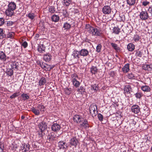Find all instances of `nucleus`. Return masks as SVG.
<instances>
[{"mask_svg":"<svg viewBox=\"0 0 152 152\" xmlns=\"http://www.w3.org/2000/svg\"><path fill=\"white\" fill-rule=\"evenodd\" d=\"M97 110V105L94 104L91 105L89 108L90 113L93 117L95 116L97 114L98 111Z\"/></svg>","mask_w":152,"mask_h":152,"instance_id":"f257e3e1","label":"nucleus"},{"mask_svg":"<svg viewBox=\"0 0 152 152\" xmlns=\"http://www.w3.org/2000/svg\"><path fill=\"white\" fill-rule=\"evenodd\" d=\"M38 126L42 132H44L47 129L48 127L47 124L44 121L38 124Z\"/></svg>","mask_w":152,"mask_h":152,"instance_id":"f03ea898","label":"nucleus"},{"mask_svg":"<svg viewBox=\"0 0 152 152\" xmlns=\"http://www.w3.org/2000/svg\"><path fill=\"white\" fill-rule=\"evenodd\" d=\"M58 147L59 149H63L65 150L68 147L67 144L63 141H61L58 142Z\"/></svg>","mask_w":152,"mask_h":152,"instance_id":"7ed1b4c3","label":"nucleus"},{"mask_svg":"<svg viewBox=\"0 0 152 152\" xmlns=\"http://www.w3.org/2000/svg\"><path fill=\"white\" fill-rule=\"evenodd\" d=\"M9 57L7 56L2 51H0V59L3 61L7 62L9 61Z\"/></svg>","mask_w":152,"mask_h":152,"instance_id":"20e7f679","label":"nucleus"},{"mask_svg":"<svg viewBox=\"0 0 152 152\" xmlns=\"http://www.w3.org/2000/svg\"><path fill=\"white\" fill-rule=\"evenodd\" d=\"M111 8L109 6H104L102 9V12L104 14H110L111 11Z\"/></svg>","mask_w":152,"mask_h":152,"instance_id":"39448f33","label":"nucleus"},{"mask_svg":"<svg viewBox=\"0 0 152 152\" xmlns=\"http://www.w3.org/2000/svg\"><path fill=\"white\" fill-rule=\"evenodd\" d=\"M73 119L75 122L80 124L83 123V118L82 116L77 115H75L73 117Z\"/></svg>","mask_w":152,"mask_h":152,"instance_id":"423d86ee","label":"nucleus"},{"mask_svg":"<svg viewBox=\"0 0 152 152\" xmlns=\"http://www.w3.org/2000/svg\"><path fill=\"white\" fill-rule=\"evenodd\" d=\"M139 16L140 18L142 20H144L147 19L149 17L148 13L145 11H142L140 13Z\"/></svg>","mask_w":152,"mask_h":152,"instance_id":"0eeeda50","label":"nucleus"},{"mask_svg":"<svg viewBox=\"0 0 152 152\" xmlns=\"http://www.w3.org/2000/svg\"><path fill=\"white\" fill-rule=\"evenodd\" d=\"M140 107L137 105H133L131 108L132 112L135 114H137L140 113Z\"/></svg>","mask_w":152,"mask_h":152,"instance_id":"6e6552de","label":"nucleus"},{"mask_svg":"<svg viewBox=\"0 0 152 152\" xmlns=\"http://www.w3.org/2000/svg\"><path fill=\"white\" fill-rule=\"evenodd\" d=\"M78 142V141L76 137H75L69 140V143L71 146H74L76 147L77 145Z\"/></svg>","mask_w":152,"mask_h":152,"instance_id":"1a4fd4ad","label":"nucleus"},{"mask_svg":"<svg viewBox=\"0 0 152 152\" xmlns=\"http://www.w3.org/2000/svg\"><path fill=\"white\" fill-rule=\"evenodd\" d=\"M79 55L83 57L86 56L89 54V52L88 50L85 49H82L79 51Z\"/></svg>","mask_w":152,"mask_h":152,"instance_id":"9d476101","label":"nucleus"},{"mask_svg":"<svg viewBox=\"0 0 152 152\" xmlns=\"http://www.w3.org/2000/svg\"><path fill=\"white\" fill-rule=\"evenodd\" d=\"M60 128V125L57 123H54L51 126L52 130L55 132L58 131Z\"/></svg>","mask_w":152,"mask_h":152,"instance_id":"9b49d317","label":"nucleus"},{"mask_svg":"<svg viewBox=\"0 0 152 152\" xmlns=\"http://www.w3.org/2000/svg\"><path fill=\"white\" fill-rule=\"evenodd\" d=\"M124 93L129 94L130 93V91H132L131 87L129 85H126L125 86L124 88Z\"/></svg>","mask_w":152,"mask_h":152,"instance_id":"f8f14e48","label":"nucleus"},{"mask_svg":"<svg viewBox=\"0 0 152 152\" xmlns=\"http://www.w3.org/2000/svg\"><path fill=\"white\" fill-rule=\"evenodd\" d=\"M91 34L94 36H100L101 35V33L100 30L94 28Z\"/></svg>","mask_w":152,"mask_h":152,"instance_id":"ddd939ff","label":"nucleus"},{"mask_svg":"<svg viewBox=\"0 0 152 152\" xmlns=\"http://www.w3.org/2000/svg\"><path fill=\"white\" fill-rule=\"evenodd\" d=\"M52 56L50 53H48L44 55L43 59L46 62L50 61L52 59Z\"/></svg>","mask_w":152,"mask_h":152,"instance_id":"4468645a","label":"nucleus"},{"mask_svg":"<svg viewBox=\"0 0 152 152\" xmlns=\"http://www.w3.org/2000/svg\"><path fill=\"white\" fill-rule=\"evenodd\" d=\"M8 9L14 11L16 8V5L14 2H11L8 5Z\"/></svg>","mask_w":152,"mask_h":152,"instance_id":"2eb2a0df","label":"nucleus"},{"mask_svg":"<svg viewBox=\"0 0 152 152\" xmlns=\"http://www.w3.org/2000/svg\"><path fill=\"white\" fill-rule=\"evenodd\" d=\"M80 125L81 127H84L86 128L87 127H89V124L88 121L87 120L85 119L83 120V123H81V124Z\"/></svg>","mask_w":152,"mask_h":152,"instance_id":"dca6fc26","label":"nucleus"},{"mask_svg":"<svg viewBox=\"0 0 152 152\" xmlns=\"http://www.w3.org/2000/svg\"><path fill=\"white\" fill-rule=\"evenodd\" d=\"M14 11L11 10L7 8L5 11V14L6 15L9 17H11L14 15Z\"/></svg>","mask_w":152,"mask_h":152,"instance_id":"f3484780","label":"nucleus"},{"mask_svg":"<svg viewBox=\"0 0 152 152\" xmlns=\"http://www.w3.org/2000/svg\"><path fill=\"white\" fill-rule=\"evenodd\" d=\"M90 71L92 74L95 75L97 73L98 69L96 66H92L90 69Z\"/></svg>","mask_w":152,"mask_h":152,"instance_id":"a211bd4d","label":"nucleus"},{"mask_svg":"<svg viewBox=\"0 0 152 152\" xmlns=\"http://www.w3.org/2000/svg\"><path fill=\"white\" fill-rule=\"evenodd\" d=\"M19 65V64L18 62L16 61L12 62V64H11L12 68L14 69H16L17 70H18V68Z\"/></svg>","mask_w":152,"mask_h":152,"instance_id":"6ab92c4d","label":"nucleus"},{"mask_svg":"<svg viewBox=\"0 0 152 152\" xmlns=\"http://www.w3.org/2000/svg\"><path fill=\"white\" fill-rule=\"evenodd\" d=\"M45 47L43 45H40L38 46L37 49L40 53H44L45 52Z\"/></svg>","mask_w":152,"mask_h":152,"instance_id":"aec40b11","label":"nucleus"},{"mask_svg":"<svg viewBox=\"0 0 152 152\" xmlns=\"http://www.w3.org/2000/svg\"><path fill=\"white\" fill-rule=\"evenodd\" d=\"M127 48L129 51H132L135 49V46L133 44L130 43L127 45Z\"/></svg>","mask_w":152,"mask_h":152,"instance_id":"412c9836","label":"nucleus"},{"mask_svg":"<svg viewBox=\"0 0 152 152\" xmlns=\"http://www.w3.org/2000/svg\"><path fill=\"white\" fill-rule=\"evenodd\" d=\"M129 64L128 63L125 65L124 67L122 69V70L124 72L126 73L129 71Z\"/></svg>","mask_w":152,"mask_h":152,"instance_id":"4be33fe9","label":"nucleus"},{"mask_svg":"<svg viewBox=\"0 0 152 152\" xmlns=\"http://www.w3.org/2000/svg\"><path fill=\"white\" fill-rule=\"evenodd\" d=\"M142 90L144 91L150 92L151 90L150 87L148 86H143L141 87Z\"/></svg>","mask_w":152,"mask_h":152,"instance_id":"5701e85b","label":"nucleus"},{"mask_svg":"<svg viewBox=\"0 0 152 152\" xmlns=\"http://www.w3.org/2000/svg\"><path fill=\"white\" fill-rule=\"evenodd\" d=\"M113 33H114L116 34H118L120 32V29L118 27H115L112 30Z\"/></svg>","mask_w":152,"mask_h":152,"instance_id":"b1692460","label":"nucleus"},{"mask_svg":"<svg viewBox=\"0 0 152 152\" xmlns=\"http://www.w3.org/2000/svg\"><path fill=\"white\" fill-rule=\"evenodd\" d=\"M72 82L73 84L76 88L79 87L80 85V83L77 80V79H75V78H74V79L72 80Z\"/></svg>","mask_w":152,"mask_h":152,"instance_id":"393cba45","label":"nucleus"},{"mask_svg":"<svg viewBox=\"0 0 152 152\" xmlns=\"http://www.w3.org/2000/svg\"><path fill=\"white\" fill-rule=\"evenodd\" d=\"M72 55L75 58L79 59L80 58L79 51H77L76 50H75L73 51Z\"/></svg>","mask_w":152,"mask_h":152,"instance_id":"a878e982","label":"nucleus"},{"mask_svg":"<svg viewBox=\"0 0 152 152\" xmlns=\"http://www.w3.org/2000/svg\"><path fill=\"white\" fill-rule=\"evenodd\" d=\"M152 65L150 64H146L142 66V69L145 70H151L152 69Z\"/></svg>","mask_w":152,"mask_h":152,"instance_id":"bb28decb","label":"nucleus"},{"mask_svg":"<svg viewBox=\"0 0 152 152\" xmlns=\"http://www.w3.org/2000/svg\"><path fill=\"white\" fill-rule=\"evenodd\" d=\"M46 79L44 77L41 78L39 82V84L40 86L44 85L46 83Z\"/></svg>","mask_w":152,"mask_h":152,"instance_id":"cd10ccee","label":"nucleus"},{"mask_svg":"<svg viewBox=\"0 0 152 152\" xmlns=\"http://www.w3.org/2000/svg\"><path fill=\"white\" fill-rule=\"evenodd\" d=\"M77 91L79 92L80 94H83L85 92V88L82 86H81L78 88L77 90Z\"/></svg>","mask_w":152,"mask_h":152,"instance_id":"c85d7f7f","label":"nucleus"},{"mask_svg":"<svg viewBox=\"0 0 152 152\" xmlns=\"http://www.w3.org/2000/svg\"><path fill=\"white\" fill-rule=\"evenodd\" d=\"M63 2L64 3V6L67 7L71 4L72 1L71 0H63Z\"/></svg>","mask_w":152,"mask_h":152,"instance_id":"c756f323","label":"nucleus"},{"mask_svg":"<svg viewBox=\"0 0 152 152\" xmlns=\"http://www.w3.org/2000/svg\"><path fill=\"white\" fill-rule=\"evenodd\" d=\"M31 110L36 115H38L40 114L39 111L37 108H35L33 107L31 108Z\"/></svg>","mask_w":152,"mask_h":152,"instance_id":"7c9ffc66","label":"nucleus"},{"mask_svg":"<svg viewBox=\"0 0 152 152\" xmlns=\"http://www.w3.org/2000/svg\"><path fill=\"white\" fill-rule=\"evenodd\" d=\"M51 19L53 21L57 22L59 20V18L58 15H54L52 16Z\"/></svg>","mask_w":152,"mask_h":152,"instance_id":"2f4dec72","label":"nucleus"},{"mask_svg":"<svg viewBox=\"0 0 152 152\" xmlns=\"http://www.w3.org/2000/svg\"><path fill=\"white\" fill-rule=\"evenodd\" d=\"M112 47L116 51H120V48L118 46L117 44L113 43H111L110 44Z\"/></svg>","mask_w":152,"mask_h":152,"instance_id":"473e14b6","label":"nucleus"},{"mask_svg":"<svg viewBox=\"0 0 152 152\" xmlns=\"http://www.w3.org/2000/svg\"><path fill=\"white\" fill-rule=\"evenodd\" d=\"M91 90H94L95 91H97L99 89L98 86L96 84L92 85L91 86Z\"/></svg>","mask_w":152,"mask_h":152,"instance_id":"72a5a7b5","label":"nucleus"},{"mask_svg":"<svg viewBox=\"0 0 152 152\" xmlns=\"http://www.w3.org/2000/svg\"><path fill=\"white\" fill-rule=\"evenodd\" d=\"M127 3L128 4L129 6L134 5L135 4V0H126Z\"/></svg>","mask_w":152,"mask_h":152,"instance_id":"f704fd0d","label":"nucleus"},{"mask_svg":"<svg viewBox=\"0 0 152 152\" xmlns=\"http://www.w3.org/2000/svg\"><path fill=\"white\" fill-rule=\"evenodd\" d=\"M37 108L41 112H44L45 107L42 105L39 104Z\"/></svg>","mask_w":152,"mask_h":152,"instance_id":"c9c22d12","label":"nucleus"},{"mask_svg":"<svg viewBox=\"0 0 152 152\" xmlns=\"http://www.w3.org/2000/svg\"><path fill=\"white\" fill-rule=\"evenodd\" d=\"M71 27V25L67 23H66L64 24L63 28L65 30H68L70 29Z\"/></svg>","mask_w":152,"mask_h":152,"instance_id":"e433bc0d","label":"nucleus"},{"mask_svg":"<svg viewBox=\"0 0 152 152\" xmlns=\"http://www.w3.org/2000/svg\"><path fill=\"white\" fill-rule=\"evenodd\" d=\"M64 91L66 94L69 95L71 93L72 89L71 88H66L64 89Z\"/></svg>","mask_w":152,"mask_h":152,"instance_id":"4c0bfd02","label":"nucleus"},{"mask_svg":"<svg viewBox=\"0 0 152 152\" xmlns=\"http://www.w3.org/2000/svg\"><path fill=\"white\" fill-rule=\"evenodd\" d=\"M7 75L10 76H11L13 74V70L12 68H8L7 69L6 71Z\"/></svg>","mask_w":152,"mask_h":152,"instance_id":"58836bf2","label":"nucleus"},{"mask_svg":"<svg viewBox=\"0 0 152 152\" xmlns=\"http://www.w3.org/2000/svg\"><path fill=\"white\" fill-rule=\"evenodd\" d=\"M21 96L24 100H26L29 98V96L26 94H21Z\"/></svg>","mask_w":152,"mask_h":152,"instance_id":"ea45409f","label":"nucleus"},{"mask_svg":"<svg viewBox=\"0 0 152 152\" xmlns=\"http://www.w3.org/2000/svg\"><path fill=\"white\" fill-rule=\"evenodd\" d=\"M20 95L19 92H15L10 96V98L11 99H14Z\"/></svg>","mask_w":152,"mask_h":152,"instance_id":"a19ab883","label":"nucleus"},{"mask_svg":"<svg viewBox=\"0 0 152 152\" xmlns=\"http://www.w3.org/2000/svg\"><path fill=\"white\" fill-rule=\"evenodd\" d=\"M140 39V37L138 35L136 34L135 35L134 37H133V39L134 41L137 42L139 41Z\"/></svg>","mask_w":152,"mask_h":152,"instance_id":"79ce46f5","label":"nucleus"},{"mask_svg":"<svg viewBox=\"0 0 152 152\" xmlns=\"http://www.w3.org/2000/svg\"><path fill=\"white\" fill-rule=\"evenodd\" d=\"M136 52L135 55L136 56L140 57H141L142 56V53L139 50H137L135 51Z\"/></svg>","mask_w":152,"mask_h":152,"instance_id":"37998d69","label":"nucleus"},{"mask_svg":"<svg viewBox=\"0 0 152 152\" xmlns=\"http://www.w3.org/2000/svg\"><path fill=\"white\" fill-rule=\"evenodd\" d=\"M6 37L5 34L3 32V30L2 28H0V38H3Z\"/></svg>","mask_w":152,"mask_h":152,"instance_id":"c03bdc74","label":"nucleus"},{"mask_svg":"<svg viewBox=\"0 0 152 152\" xmlns=\"http://www.w3.org/2000/svg\"><path fill=\"white\" fill-rule=\"evenodd\" d=\"M49 12L51 13H53L55 12V8L54 6H50L49 7Z\"/></svg>","mask_w":152,"mask_h":152,"instance_id":"a18cd8bd","label":"nucleus"},{"mask_svg":"<svg viewBox=\"0 0 152 152\" xmlns=\"http://www.w3.org/2000/svg\"><path fill=\"white\" fill-rule=\"evenodd\" d=\"M25 149L24 151H23V152H26L28 151L30 149L29 145L28 144L27 145L25 144Z\"/></svg>","mask_w":152,"mask_h":152,"instance_id":"49530a36","label":"nucleus"},{"mask_svg":"<svg viewBox=\"0 0 152 152\" xmlns=\"http://www.w3.org/2000/svg\"><path fill=\"white\" fill-rule=\"evenodd\" d=\"M150 4V2L147 0L144 1L142 2V5L145 7L146 6Z\"/></svg>","mask_w":152,"mask_h":152,"instance_id":"de8ad7c7","label":"nucleus"},{"mask_svg":"<svg viewBox=\"0 0 152 152\" xmlns=\"http://www.w3.org/2000/svg\"><path fill=\"white\" fill-rule=\"evenodd\" d=\"M97 116L99 120L100 121H103V117L102 115L100 113H98L97 115Z\"/></svg>","mask_w":152,"mask_h":152,"instance_id":"09e8293b","label":"nucleus"},{"mask_svg":"<svg viewBox=\"0 0 152 152\" xmlns=\"http://www.w3.org/2000/svg\"><path fill=\"white\" fill-rule=\"evenodd\" d=\"M101 47L102 45L100 44H99L97 45L96 47V50L97 52L99 53L101 51Z\"/></svg>","mask_w":152,"mask_h":152,"instance_id":"8fccbe9b","label":"nucleus"},{"mask_svg":"<svg viewBox=\"0 0 152 152\" xmlns=\"http://www.w3.org/2000/svg\"><path fill=\"white\" fill-rule=\"evenodd\" d=\"M27 16L31 20L33 19L34 17V14L33 13H28Z\"/></svg>","mask_w":152,"mask_h":152,"instance_id":"3c124183","label":"nucleus"},{"mask_svg":"<svg viewBox=\"0 0 152 152\" xmlns=\"http://www.w3.org/2000/svg\"><path fill=\"white\" fill-rule=\"evenodd\" d=\"M135 96L137 98L140 99L142 96V94L140 93H137L135 94Z\"/></svg>","mask_w":152,"mask_h":152,"instance_id":"603ef678","label":"nucleus"},{"mask_svg":"<svg viewBox=\"0 0 152 152\" xmlns=\"http://www.w3.org/2000/svg\"><path fill=\"white\" fill-rule=\"evenodd\" d=\"M4 148V144L3 143L0 142V149L1 150V152H3Z\"/></svg>","mask_w":152,"mask_h":152,"instance_id":"864d4df0","label":"nucleus"},{"mask_svg":"<svg viewBox=\"0 0 152 152\" xmlns=\"http://www.w3.org/2000/svg\"><path fill=\"white\" fill-rule=\"evenodd\" d=\"M12 33H9L7 35V37L12 39L13 38Z\"/></svg>","mask_w":152,"mask_h":152,"instance_id":"5fc2aeb1","label":"nucleus"},{"mask_svg":"<svg viewBox=\"0 0 152 152\" xmlns=\"http://www.w3.org/2000/svg\"><path fill=\"white\" fill-rule=\"evenodd\" d=\"M71 77L72 78V80H73L74 78H75V79H77V78H78V75L75 73L72 74Z\"/></svg>","mask_w":152,"mask_h":152,"instance_id":"6e6d98bb","label":"nucleus"},{"mask_svg":"<svg viewBox=\"0 0 152 152\" xmlns=\"http://www.w3.org/2000/svg\"><path fill=\"white\" fill-rule=\"evenodd\" d=\"M128 78L129 79H134L135 76L132 73H130L128 75Z\"/></svg>","mask_w":152,"mask_h":152,"instance_id":"4d7b16f0","label":"nucleus"},{"mask_svg":"<svg viewBox=\"0 0 152 152\" xmlns=\"http://www.w3.org/2000/svg\"><path fill=\"white\" fill-rule=\"evenodd\" d=\"M89 28H88V31L91 34L94 27L90 26L89 25Z\"/></svg>","mask_w":152,"mask_h":152,"instance_id":"13d9d810","label":"nucleus"},{"mask_svg":"<svg viewBox=\"0 0 152 152\" xmlns=\"http://www.w3.org/2000/svg\"><path fill=\"white\" fill-rule=\"evenodd\" d=\"M14 22L12 21H7V26H11L14 24Z\"/></svg>","mask_w":152,"mask_h":152,"instance_id":"bf43d9fd","label":"nucleus"},{"mask_svg":"<svg viewBox=\"0 0 152 152\" xmlns=\"http://www.w3.org/2000/svg\"><path fill=\"white\" fill-rule=\"evenodd\" d=\"M48 140H49V142L52 141L54 140V137L52 135H49L48 137Z\"/></svg>","mask_w":152,"mask_h":152,"instance_id":"052dcab7","label":"nucleus"},{"mask_svg":"<svg viewBox=\"0 0 152 152\" xmlns=\"http://www.w3.org/2000/svg\"><path fill=\"white\" fill-rule=\"evenodd\" d=\"M4 23V19L3 18H0V26L2 25Z\"/></svg>","mask_w":152,"mask_h":152,"instance_id":"680f3d73","label":"nucleus"},{"mask_svg":"<svg viewBox=\"0 0 152 152\" xmlns=\"http://www.w3.org/2000/svg\"><path fill=\"white\" fill-rule=\"evenodd\" d=\"M148 11L149 13L151 14L152 16V6H151L148 7Z\"/></svg>","mask_w":152,"mask_h":152,"instance_id":"e2e57ef3","label":"nucleus"},{"mask_svg":"<svg viewBox=\"0 0 152 152\" xmlns=\"http://www.w3.org/2000/svg\"><path fill=\"white\" fill-rule=\"evenodd\" d=\"M22 45L23 46L24 48H26L28 46V43L24 41L22 43Z\"/></svg>","mask_w":152,"mask_h":152,"instance_id":"0e129e2a","label":"nucleus"},{"mask_svg":"<svg viewBox=\"0 0 152 152\" xmlns=\"http://www.w3.org/2000/svg\"><path fill=\"white\" fill-rule=\"evenodd\" d=\"M46 64L45 63H44L43 62L42 63H40V66L42 69H44V68H45Z\"/></svg>","mask_w":152,"mask_h":152,"instance_id":"69168bd1","label":"nucleus"},{"mask_svg":"<svg viewBox=\"0 0 152 152\" xmlns=\"http://www.w3.org/2000/svg\"><path fill=\"white\" fill-rule=\"evenodd\" d=\"M50 65L46 64L45 68L47 69V70L50 71L51 69V68L50 67Z\"/></svg>","mask_w":152,"mask_h":152,"instance_id":"338daca9","label":"nucleus"},{"mask_svg":"<svg viewBox=\"0 0 152 152\" xmlns=\"http://www.w3.org/2000/svg\"><path fill=\"white\" fill-rule=\"evenodd\" d=\"M25 148V144H23L22 145L20 146V150L23 151L24 150Z\"/></svg>","mask_w":152,"mask_h":152,"instance_id":"774afa93","label":"nucleus"}]
</instances>
